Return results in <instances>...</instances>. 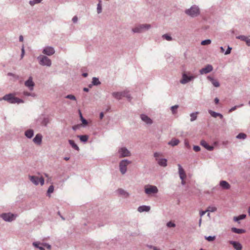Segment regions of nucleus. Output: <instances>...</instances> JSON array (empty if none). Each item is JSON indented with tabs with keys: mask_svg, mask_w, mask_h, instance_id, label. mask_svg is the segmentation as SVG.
<instances>
[{
	"mask_svg": "<svg viewBox=\"0 0 250 250\" xmlns=\"http://www.w3.org/2000/svg\"><path fill=\"white\" fill-rule=\"evenodd\" d=\"M2 99L11 104H19L23 102L21 99L16 97L13 94H7L5 95Z\"/></svg>",
	"mask_w": 250,
	"mask_h": 250,
	"instance_id": "obj_1",
	"label": "nucleus"
},
{
	"mask_svg": "<svg viewBox=\"0 0 250 250\" xmlns=\"http://www.w3.org/2000/svg\"><path fill=\"white\" fill-rule=\"evenodd\" d=\"M145 192L148 196H151L158 192L157 187L150 185H147L144 187Z\"/></svg>",
	"mask_w": 250,
	"mask_h": 250,
	"instance_id": "obj_2",
	"label": "nucleus"
},
{
	"mask_svg": "<svg viewBox=\"0 0 250 250\" xmlns=\"http://www.w3.org/2000/svg\"><path fill=\"white\" fill-rule=\"evenodd\" d=\"M185 13L192 17H196L200 14V10L198 6L193 5L190 8L185 11Z\"/></svg>",
	"mask_w": 250,
	"mask_h": 250,
	"instance_id": "obj_3",
	"label": "nucleus"
},
{
	"mask_svg": "<svg viewBox=\"0 0 250 250\" xmlns=\"http://www.w3.org/2000/svg\"><path fill=\"white\" fill-rule=\"evenodd\" d=\"M150 27V24H144L139 25L132 29L134 33H140L148 29Z\"/></svg>",
	"mask_w": 250,
	"mask_h": 250,
	"instance_id": "obj_4",
	"label": "nucleus"
},
{
	"mask_svg": "<svg viewBox=\"0 0 250 250\" xmlns=\"http://www.w3.org/2000/svg\"><path fill=\"white\" fill-rule=\"evenodd\" d=\"M38 59L40 61V64L42 65L50 66L51 65V60L46 56H40Z\"/></svg>",
	"mask_w": 250,
	"mask_h": 250,
	"instance_id": "obj_5",
	"label": "nucleus"
},
{
	"mask_svg": "<svg viewBox=\"0 0 250 250\" xmlns=\"http://www.w3.org/2000/svg\"><path fill=\"white\" fill-rule=\"evenodd\" d=\"M29 178L30 181L36 185H38L39 183L41 186L44 184V180L42 177L39 178L35 176H29Z\"/></svg>",
	"mask_w": 250,
	"mask_h": 250,
	"instance_id": "obj_6",
	"label": "nucleus"
},
{
	"mask_svg": "<svg viewBox=\"0 0 250 250\" xmlns=\"http://www.w3.org/2000/svg\"><path fill=\"white\" fill-rule=\"evenodd\" d=\"M158 163L159 165L166 167L167 165V160L166 159H159V157L161 156V154L158 152H155L154 154Z\"/></svg>",
	"mask_w": 250,
	"mask_h": 250,
	"instance_id": "obj_7",
	"label": "nucleus"
},
{
	"mask_svg": "<svg viewBox=\"0 0 250 250\" xmlns=\"http://www.w3.org/2000/svg\"><path fill=\"white\" fill-rule=\"evenodd\" d=\"M130 164V162L126 160H122L120 163V170L122 174H125L126 171V167Z\"/></svg>",
	"mask_w": 250,
	"mask_h": 250,
	"instance_id": "obj_8",
	"label": "nucleus"
},
{
	"mask_svg": "<svg viewBox=\"0 0 250 250\" xmlns=\"http://www.w3.org/2000/svg\"><path fill=\"white\" fill-rule=\"evenodd\" d=\"M178 169H179V174L180 177V179L182 180V184L185 185V179L186 178V173L184 170V169L182 168L181 166L180 165H178Z\"/></svg>",
	"mask_w": 250,
	"mask_h": 250,
	"instance_id": "obj_9",
	"label": "nucleus"
},
{
	"mask_svg": "<svg viewBox=\"0 0 250 250\" xmlns=\"http://www.w3.org/2000/svg\"><path fill=\"white\" fill-rule=\"evenodd\" d=\"M1 217L6 221H11L15 218L16 216L13 214L7 213L2 214Z\"/></svg>",
	"mask_w": 250,
	"mask_h": 250,
	"instance_id": "obj_10",
	"label": "nucleus"
},
{
	"mask_svg": "<svg viewBox=\"0 0 250 250\" xmlns=\"http://www.w3.org/2000/svg\"><path fill=\"white\" fill-rule=\"evenodd\" d=\"M194 77L191 76H188L186 75L185 72H184L182 75V79L180 81V83L182 84H185L190 81L192 79H194Z\"/></svg>",
	"mask_w": 250,
	"mask_h": 250,
	"instance_id": "obj_11",
	"label": "nucleus"
},
{
	"mask_svg": "<svg viewBox=\"0 0 250 250\" xmlns=\"http://www.w3.org/2000/svg\"><path fill=\"white\" fill-rule=\"evenodd\" d=\"M55 51L53 47L51 46L45 47L42 53L46 55L51 56L55 53Z\"/></svg>",
	"mask_w": 250,
	"mask_h": 250,
	"instance_id": "obj_12",
	"label": "nucleus"
},
{
	"mask_svg": "<svg viewBox=\"0 0 250 250\" xmlns=\"http://www.w3.org/2000/svg\"><path fill=\"white\" fill-rule=\"evenodd\" d=\"M119 153L121 157H128L130 155V152L125 147H122L119 150Z\"/></svg>",
	"mask_w": 250,
	"mask_h": 250,
	"instance_id": "obj_13",
	"label": "nucleus"
},
{
	"mask_svg": "<svg viewBox=\"0 0 250 250\" xmlns=\"http://www.w3.org/2000/svg\"><path fill=\"white\" fill-rule=\"evenodd\" d=\"M213 70V67L212 65L210 64H208L207 66H206L205 67L201 69L200 70V73L201 74H207L211 71H212Z\"/></svg>",
	"mask_w": 250,
	"mask_h": 250,
	"instance_id": "obj_14",
	"label": "nucleus"
},
{
	"mask_svg": "<svg viewBox=\"0 0 250 250\" xmlns=\"http://www.w3.org/2000/svg\"><path fill=\"white\" fill-rule=\"evenodd\" d=\"M25 85L28 87L30 90H32L33 89L34 83L32 81V78L31 77H30L28 80L25 82Z\"/></svg>",
	"mask_w": 250,
	"mask_h": 250,
	"instance_id": "obj_15",
	"label": "nucleus"
},
{
	"mask_svg": "<svg viewBox=\"0 0 250 250\" xmlns=\"http://www.w3.org/2000/svg\"><path fill=\"white\" fill-rule=\"evenodd\" d=\"M113 97L117 99H120L122 97H126L127 98H129L128 96L127 93L125 92H114L112 94Z\"/></svg>",
	"mask_w": 250,
	"mask_h": 250,
	"instance_id": "obj_16",
	"label": "nucleus"
},
{
	"mask_svg": "<svg viewBox=\"0 0 250 250\" xmlns=\"http://www.w3.org/2000/svg\"><path fill=\"white\" fill-rule=\"evenodd\" d=\"M229 243L233 246L236 250H241L242 249V245L238 242L230 241Z\"/></svg>",
	"mask_w": 250,
	"mask_h": 250,
	"instance_id": "obj_17",
	"label": "nucleus"
},
{
	"mask_svg": "<svg viewBox=\"0 0 250 250\" xmlns=\"http://www.w3.org/2000/svg\"><path fill=\"white\" fill-rule=\"evenodd\" d=\"M236 38L245 42L248 46H250V38L249 37L241 35L237 36Z\"/></svg>",
	"mask_w": 250,
	"mask_h": 250,
	"instance_id": "obj_18",
	"label": "nucleus"
},
{
	"mask_svg": "<svg viewBox=\"0 0 250 250\" xmlns=\"http://www.w3.org/2000/svg\"><path fill=\"white\" fill-rule=\"evenodd\" d=\"M200 144L201 146L208 150L211 151L213 149V147L212 146H209L208 144L204 140H202L200 142Z\"/></svg>",
	"mask_w": 250,
	"mask_h": 250,
	"instance_id": "obj_19",
	"label": "nucleus"
},
{
	"mask_svg": "<svg viewBox=\"0 0 250 250\" xmlns=\"http://www.w3.org/2000/svg\"><path fill=\"white\" fill-rule=\"evenodd\" d=\"M141 119L144 121L145 122V123H146V124H151L152 123V120H151L150 118H149L148 116H147L146 115H144V114H142L141 115Z\"/></svg>",
	"mask_w": 250,
	"mask_h": 250,
	"instance_id": "obj_20",
	"label": "nucleus"
},
{
	"mask_svg": "<svg viewBox=\"0 0 250 250\" xmlns=\"http://www.w3.org/2000/svg\"><path fill=\"white\" fill-rule=\"evenodd\" d=\"M246 217V214H241V215H239L238 216H234V217H233V220L234 222H237L238 224H239L240 223L239 221L241 220H243V219H245Z\"/></svg>",
	"mask_w": 250,
	"mask_h": 250,
	"instance_id": "obj_21",
	"label": "nucleus"
},
{
	"mask_svg": "<svg viewBox=\"0 0 250 250\" xmlns=\"http://www.w3.org/2000/svg\"><path fill=\"white\" fill-rule=\"evenodd\" d=\"M220 186L225 189H229L230 188V185L225 181H221L220 183Z\"/></svg>",
	"mask_w": 250,
	"mask_h": 250,
	"instance_id": "obj_22",
	"label": "nucleus"
},
{
	"mask_svg": "<svg viewBox=\"0 0 250 250\" xmlns=\"http://www.w3.org/2000/svg\"><path fill=\"white\" fill-rule=\"evenodd\" d=\"M207 78L211 82L212 84L215 87H218L220 86V83L217 80L214 79L212 77L210 76H208Z\"/></svg>",
	"mask_w": 250,
	"mask_h": 250,
	"instance_id": "obj_23",
	"label": "nucleus"
},
{
	"mask_svg": "<svg viewBox=\"0 0 250 250\" xmlns=\"http://www.w3.org/2000/svg\"><path fill=\"white\" fill-rule=\"evenodd\" d=\"M42 136L41 134H38L33 139V141L35 144H40L42 142Z\"/></svg>",
	"mask_w": 250,
	"mask_h": 250,
	"instance_id": "obj_24",
	"label": "nucleus"
},
{
	"mask_svg": "<svg viewBox=\"0 0 250 250\" xmlns=\"http://www.w3.org/2000/svg\"><path fill=\"white\" fill-rule=\"evenodd\" d=\"M150 209V207L149 206H140L138 208V210L140 212H142L143 211H148Z\"/></svg>",
	"mask_w": 250,
	"mask_h": 250,
	"instance_id": "obj_25",
	"label": "nucleus"
},
{
	"mask_svg": "<svg viewBox=\"0 0 250 250\" xmlns=\"http://www.w3.org/2000/svg\"><path fill=\"white\" fill-rule=\"evenodd\" d=\"M231 231L233 232H234V233H237V234L244 233L246 232L245 229H237L236 228H232L231 229Z\"/></svg>",
	"mask_w": 250,
	"mask_h": 250,
	"instance_id": "obj_26",
	"label": "nucleus"
},
{
	"mask_svg": "<svg viewBox=\"0 0 250 250\" xmlns=\"http://www.w3.org/2000/svg\"><path fill=\"white\" fill-rule=\"evenodd\" d=\"M209 113L211 115V116L213 117H217L218 116L220 117L221 119L223 118V115L220 113H216L215 112L212 111L211 110H209Z\"/></svg>",
	"mask_w": 250,
	"mask_h": 250,
	"instance_id": "obj_27",
	"label": "nucleus"
},
{
	"mask_svg": "<svg viewBox=\"0 0 250 250\" xmlns=\"http://www.w3.org/2000/svg\"><path fill=\"white\" fill-rule=\"evenodd\" d=\"M179 143V140L176 139H173L168 143V144L172 146H175L177 145Z\"/></svg>",
	"mask_w": 250,
	"mask_h": 250,
	"instance_id": "obj_28",
	"label": "nucleus"
},
{
	"mask_svg": "<svg viewBox=\"0 0 250 250\" xmlns=\"http://www.w3.org/2000/svg\"><path fill=\"white\" fill-rule=\"evenodd\" d=\"M25 135L27 138H31L33 136V131L31 129L28 130L25 132Z\"/></svg>",
	"mask_w": 250,
	"mask_h": 250,
	"instance_id": "obj_29",
	"label": "nucleus"
},
{
	"mask_svg": "<svg viewBox=\"0 0 250 250\" xmlns=\"http://www.w3.org/2000/svg\"><path fill=\"white\" fill-rule=\"evenodd\" d=\"M69 143L70 145L71 146L74 148L75 149L77 150H79V147L77 146V145L75 143L74 141L71 140H69Z\"/></svg>",
	"mask_w": 250,
	"mask_h": 250,
	"instance_id": "obj_30",
	"label": "nucleus"
},
{
	"mask_svg": "<svg viewBox=\"0 0 250 250\" xmlns=\"http://www.w3.org/2000/svg\"><path fill=\"white\" fill-rule=\"evenodd\" d=\"M79 114H80V118H81V121L82 122V124L83 125H87V121L83 118V117L82 116V114L80 110H79Z\"/></svg>",
	"mask_w": 250,
	"mask_h": 250,
	"instance_id": "obj_31",
	"label": "nucleus"
},
{
	"mask_svg": "<svg viewBox=\"0 0 250 250\" xmlns=\"http://www.w3.org/2000/svg\"><path fill=\"white\" fill-rule=\"evenodd\" d=\"M118 191L120 195H123L125 197H128L129 195V194L128 193H127L122 189H119Z\"/></svg>",
	"mask_w": 250,
	"mask_h": 250,
	"instance_id": "obj_32",
	"label": "nucleus"
},
{
	"mask_svg": "<svg viewBox=\"0 0 250 250\" xmlns=\"http://www.w3.org/2000/svg\"><path fill=\"white\" fill-rule=\"evenodd\" d=\"M78 137L80 138V140L82 142H85L88 140V136L87 135H81L78 136Z\"/></svg>",
	"mask_w": 250,
	"mask_h": 250,
	"instance_id": "obj_33",
	"label": "nucleus"
},
{
	"mask_svg": "<svg viewBox=\"0 0 250 250\" xmlns=\"http://www.w3.org/2000/svg\"><path fill=\"white\" fill-rule=\"evenodd\" d=\"M246 137H247L246 134H245V133H240L236 136V138L237 139H245L246 138Z\"/></svg>",
	"mask_w": 250,
	"mask_h": 250,
	"instance_id": "obj_34",
	"label": "nucleus"
},
{
	"mask_svg": "<svg viewBox=\"0 0 250 250\" xmlns=\"http://www.w3.org/2000/svg\"><path fill=\"white\" fill-rule=\"evenodd\" d=\"M42 0H32L29 1V3L31 6L34 5L35 4L40 3Z\"/></svg>",
	"mask_w": 250,
	"mask_h": 250,
	"instance_id": "obj_35",
	"label": "nucleus"
},
{
	"mask_svg": "<svg viewBox=\"0 0 250 250\" xmlns=\"http://www.w3.org/2000/svg\"><path fill=\"white\" fill-rule=\"evenodd\" d=\"M211 42V40L208 39V40H206L203 41L201 42V44L202 45H206L210 44Z\"/></svg>",
	"mask_w": 250,
	"mask_h": 250,
	"instance_id": "obj_36",
	"label": "nucleus"
},
{
	"mask_svg": "<svg viewBox=\"0 0 250 250\" xmlns=\"http://www.w3.org/2000/svg\"><path fill=\"white\" fill-rule=\"evenodd\" d=\"M197 114H198V112H196V113H192L190 114V117H191L190 121L191 122H192L196 119Z\"/></svg>",
	"mask_w": 250,
	"mask_h": 250,
	"instance_id": "obj_37",
	"label": "nucleus"
},
{
	"mask_svg": "<svg viewBox=\"0 0 250 250\" xmlns=\"http://www.w3.org/2000/svg\"><path fill=\"white\" fill-rule=\"evenodd\" d=\"M92 83L93 85H97L100 84V82L98 78L94 77L92 79Z\"/></svg>",
	"mask_w": 250,
	"mask_h": 250,
	"instance_id": "obj_38",
	"label": "nucleus"
},
{
	"mask_svg": "<svg viewBox=\"0 0 250 250\" xmlns=\"http://www.w3.org/2000/svg\"><path fill=\"white\" fill-rule=\"evenodd\" d=\"M217 210V208L215 207L210 206L208 207L207 209L208 212H214Z\"/></svg>",
	"mask_w": 250,
	"mask_h": 250,
	"instance_id": "obj_39",
	"label": "nucleus"
},
{
	"mask_svg": "<svg viewBox=\"0 0 250 250\" xmlns=\"http://www.w3.org/2000/svg\"><path fill=\"white\" fill-rule=\"evenodd\" d=\"M33 245H34L35 247H36V248H37L39 249L40 250H44V248H43V247H42V246H39V245H40V243H38V242H34V243H33Z\"/></svg>",
	"mask_w": 250,
	"mask_h": 250,
	"instance_id": "obj_40",
	"label": "nucleus"
},
{
	"mask_svg": "<svg viewBox=\"0 0 250 250\" xmlns=\"http://www.w3.org/2000/svg\"><path fill=\"white\" fill-rule=\"evenodd\" d=\"M54 191V186L53 185L50 186L47 190V193L49 195V196L50 197V194L53 193Z\"/></svg>",
	"mask_w": 250,
	"mask_h": 250,
	"instance_id": "obj_41",
	"label": "nucleus"
},
{
	"mask_svg": "<svg viewBox=\"0 0 250 250\" xmlns=\"http://www.w3.org/2000/svg\"><path fill=\"white\" fill-rule=\"evenodd\" d=\"M163 38L164 39H165L167 41H168L172 40V38L167 34H165V35H163Z\"/></svg>",
	"mask_w": 250,
	"mask_h": 250,
	"instance_id": "obj_42",
	"label": "nucleus"
},
{
	"mask_svg": "<svg viewBox=\"0 0 250 250\" xmlns=\"http://www.w3.org/2000/svg\"><path fill=\"white\" fill-rule=\"evenodd\" d=\"M178 107V105H175L171 107V110L173 114H175L176 113V110Z\"/></svg>",
	"mask_w": 250,
	"mask_h": 250,
	"instance_id": "obj_43",
	"label": "nucleus"
},
{
	"mask_svg": "<svg viewBox=\"0 0 250 250\" xmlns=\"http://www.w3.org/2000/svg\"><path fill=\"white\" fill-rule=\"evenodd\" d=\"M102 11V4L101 1H100L97 6V12L98 13H100Z\"/></svg>",
	"mask_w": 250,
	"mask_h": 250,
	"instance_id": "obj_44",
	"label": "nucleus"
},
{
	"mask_svg": "<svg viewBox=\"0 0 250 250\" xmlns=\"http://www.w3.org/2000/svg\"><path fill=\"white\" fill-rule=\"evenodd\" d=\"M206 239L208 241H213L215 240V236H208L205 237Z\"/></svg>",
	"mask_w": 250,
	"mask_h": 250,
	"instance_id": "obj_45",
	"label": "nucleus"
},
{
	"mask_svg": "<svg viewBox=\"0 0 250 250\" xmlns=\"http://www.w3.org/2000/svg\"><path fill=\"white\" fill-rule=\"evenodd\" d=\"M66 98L72 100H76L75 97L73 95H68L66 96Z\"/></svg>",
	"mask_w": 250,
	"mask_h": 250,
	"instance_id": "obj_46",
	"label": "nucleus"
},
{
	"mask_svg": "<svg viewBox=\"0 0 250 250\" xmlns=\"http://www.w3.org/2000/svg\"><path fill=\"white\" fill-rule=\"evenodd\" d=\"M167 226L168 227H175V224L171 222H169L167 223Z\"/></svg>",
	"mask_w": 250,
	"mask_h": 250,
	"instance_id": "obj_47",
	"label": "nucleus"
},
{
	"mask_svg": "<svg viewBox=\"0 0 250 250\" xmlns=\"http://www.w3.org/2000/svg\"><path fill=\"white\" fill-rule=\"evenodd\" d=\"M231 48L229 46H228L227 51L225 53V55H228V54H230V52H231Z\"/></svg>",
	"mask_w": 250,
	"mask_h": 250,
	"instance_id": "obj_48",
	"label": "nucleus"
},
{
	"mask_svg": "<svg viewBox=\"0 0 250 250\" xmlns=\"http://www.w3.org/2000/svg\"><path fill=\"white\" fill-rule=\"evenodd\" d=\"M193 150L196 152H198L200 151V147L199 146H193Z\"/></svg>",
	"mask_w": 250,
	"mask_h": 250,
	"instance_id": "obj_49",
	"label": "nucleus"
},
{
	"mask_svg": "<svg viewBox=\"0 0 250 250\" xmlns=\"http://www.w3.org/2000/svg\"><path fill=\"white\" fill-rule=\"evenodd\" d=\"M208 212L207 209L205 211H201L200 212L199 214L200 215V217L202 218V217L205 214V213Z\"/></svg>",
	"mask_w": 250,
	"mask_h": 250,
	"instance_id": "obj_50",
	"label": "nucleus"
},
{
	"mask_svg": "<svg viewBox=\"0 0 250 250\" xmlns=\"http://www.w3.org/2000/svg\"><path fill=\"white\" fill-rule=\"evenodd\" d=\"M24 55V47L23 46L21 49V58H22L23 57Z\"/></svg>",
	"mask_w": 250,
	"mask_h": 250,
	"instance_id": "obj_51",
	"label": "nucleus"
},
{
	"mask_svg": "<svg viewBox=\"0 0 250 250\" xmlns=\"http://www.w3.org/2000/svg\"><path fill=\"white\" fill-rule=\"evenodd\" d=\"M77 21H78V18L77 16H74L72 18V21H73V22L75 23Z\"/></svg>",
	"mask_w": 250,
	"mask_h": 250,
	"instance_id": "obj_52",
	"label": "nucleus"
},
{
	"mask_svg": "<svg viewBox=\"0 0 250 250\" xmlns=\"http://www.w3.org/2000/svg\"><path fill=\"white\" fill-rule=\"evenodd\" d=\"M44 247H46L47 249H51V246L48 245V244H44L43 245Z\"/></svg>",
	"mask_w": 250,
	"mask_h": 250,
	"instance_id": "obj_53",
	"label": "nucleus"
},
{
	"mask_svg": "<svg viewBox=\"0 0 250 250\" xmlns=\"http://www.w3.org/2000/svg\"><path fill=\"white\" fill-rule=\"evenodd\" d=\"M19 40H20V42H23V36H22L21 35V36H20Z\"/></svg>",
	"mask_w": 250,
	"mask_h": 250,
	"instance_id": "obj_54",
	"label": "nucleus"
},
{
	"mask_svg": "<svg viewBox=\"0 0 250 250\" xmlns=\"http://www.w3.org/2000/svg\"><path fill=\"white\" fill-rule=\"evenodd\" d=\"M236 108V106H234V107H232L230 110H229V112H232L233 111H234V110H235Z\"/></svg>",
	"mask_w": 250,
	"mask_h": 250,
	"instance_id": "obj_55",
	"label": "nucleus"
},
{
	"mask_svg": "<svg viewBox=\"0 0 250 250\" xmlns=\"http://www.w3.org/2000/svg\"><path fill=\"white\" fill-rule=\"evenodd\" d=\"M104 117V113L103 112H101L100 115V118L101 119H102Z\"/></svg>",
	"mask_w": 250,
	"mask_h": 250,
	"instance_id": "obj_56",
	"label": "nucleus"
},
{
	"mask_svg": "<svg viewBox=\"0 0 250 250\" xmlns=\"http://www.w3.org/2000/svg\"><path fill=\"white\" fill-rule=\"evenodd\" d=\"M219 101V99H218V98H216L215 99V100H214V102H215V104H218V103Z\"/></svg>",
	"mask_w": 250,
	"mask_h": 250,
	"instance_id": "obj_57",
	"label": "nucleus"
},
{
	"mask_svg": "<svg viewBox=\"0 0 250 250\" xmlns=\"http://www.w3.org/2000/svg\"><path fill=\"white\" fill-rule=\"evenodd\" d=\"M185 145L187 147H189V144H188V141H185Z\"/></svg>",
	"mask_w": 250,
	"mask_h": 250,
	"instance_id": "obj_58",
	"label": "nucleus"
},
{
	"mask_svg": "<svg viewBox=\"0 0 250 250\" xmlns=\"http://www.w3.org/2000/svg\"><path fill=\"white\" fill-rule=\"evenodd\" d=\"M221 52L223 53L225 51L224 48L223 47H220Z\"/></svg>",
	"mask_w": 250,
	"mask_h": 250,
	"instance_id": "obj_59",
	"label": "nucleus"
},
{
	"mask_svg": "<svg viewBox=\"0 0 250 250\" xmlns=\"http://www.w3.org/2000/svg\"><path fill=\"white\" fill-rule=\"evenodd\" d=\"M201 223H202V218L200 217V219L199 221V227L201 226Z\"/></svg>",
	"mask_w": 250,
	"mask_h": 250,
	"instance_id": "obj_60",
	"label": "nucleus"
},
{
	"mask_svg": "<svg viewBox=\"0 0 250 250\" xmlns=\"http://www.w3.org/2000/svg\"><path fill=\"white\" fill-rule=\"evenodd\" d=\"M24 94L25 95H27V96H29V95H30V94H29L28 92H24Z\"/></svg>",
	"mask_w": 250,
	"mask_h": 250,
	"instance_id": "obj_61",
	"label": "nucleus"
},
{
	"mask_svg": "<svg viewBox=\"0 0 250 250\" xmlns=\"http://www.w3.org/2000/svg\"><path fill=\"white\" fill-rule=\"evenodd\" d=\"M83 90L84 91L88 92V89L87 88H83Z\"/></svg>",
	"mask_w": 250,
	"mask_h": 250,
	"instance_id": "obj_62",
	"label": "nucleus"
},
{
	"mask_svg": "<svg viewBox=\"0 0 250 250\" xmlns=\"http://www.w3.org/2000/svg\"><path fill=\"white\" fill-rule=\"evenodd\" d=\"M83 77H86L87 76V73H83Z\"/></svg>",
	"mask_w": 250,
	"mask_h": 250,
	"instance_id": "obj_63",
	"label": "nucleus"
},
{
	"mask_svg": "<svg viewBox=\"0 0 250 250\" xmlns=\"http://www.w3.org/2000/svg\"><path fill=\"white\" fill-rule=\"evenodd\" d=\"M248 213H249V215L250 216V206L248 209Z\"/></svg>",
	"mask_w": 250,
	"mask_h": 250,
	"instance_id": "obj_64",
	"label": "nucleus"
}]
</instances>
